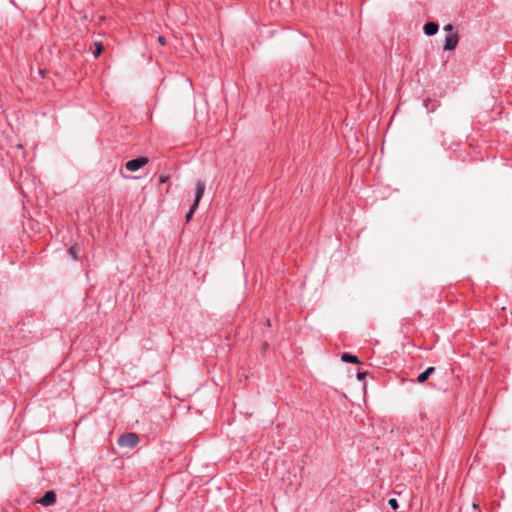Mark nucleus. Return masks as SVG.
Returning a JSON list of instances; mask_svg holds the SVG:
<instances>
[{"label": "nucleus", "instance_id": "obj_1", "mask_svg": "<svg viewBox=\"0 0 512 512\" xmlns=\"http://www.w3.org/2000/svg\"><path fill=\"white\" fill-rule=\"evenodd\" d=\"M139 442V437L135 433H124L118 438L120 447L134 448Z\"/></svg>", "mask_w": 512, "mask_h": 512}, {"label": "nucleus", "instance_id": "obj_2", "mask_svg": "<svg viewBox=\"0 0 512 512\" xmlns=\"http://www.w3.org/2000/svg\"><path fill=\"white\" fill-rule=\"evenodd\" d=\"M148 163V158L146 157H138L126 162L125 167L127 170L131 172L138 171L140 168L145 166Z\"/></svg>", "mask_w": 512, "mask_h": 512}, {"label": "nucleus", "instance_id": "obj_3", "mask_svg": "<svg viewBox=\"0 0 512 512\" xmlns=\"http://www.w3.org/2000/svg\"><path fill=\"white\" fill-rule=\"evenodd\" d=\"M205 182L202 180L196 181V189H195V198L194 203L192 205H196L198 207L200 200L202 199L205 192Z\"/></svg>", "mask_w": 512, "mask_h": 512}, {"label": "nucleus", "instance_id": "obj_4", "mask_svg": "<svg viewBox=\"0 0 512 512\" xmlns=\"http://www.w3.org/2000/svg\"><path fill=\"white\" fill-rule=\"evenodd\" d=\"M459 37L457 33H451L445 38L444 50H454L458 44Z\"/></svg>", "mask_w": 512, "mask_h": 512}, {"label": "nucleus", "instance_id": "obj_5", "mask_svg": "<svg viewBox=\"0 0 512 512\" xmlns=\"http://www.w3.org/2000/svg\"><path fill=\"white\" fill-rule=\"evenodd\" d=\"M38 502L43 506H51L56 502V493L52 490L47 491Z\"/></svg>", "mask_w": 512, "mask_h": 512}, {"label": "nucleus", "instance_id": "obj_6", "mask_svg": "<svg viewBox=\"0 0 512 512\" xmlns=\"http://www.w3.org/2000/svg\"><path fill=\"white\" fill-rule=\"evenodd\" d=\"M439 30V25L436 22H427L423 26V31L427 36L435 35Z\"/></svg>", "mask_w": 512, "mask_h": 512}, {"label": "nucleus", "instance_id": "obj_7", "mask_svg": "<svg viewBox=\"0 0 512 512\" xmlns=\"http://www.w3.org/2000/svg\"><path fill=\"white\" fill-rule=\"evenodd\" d=\"M434 370V367H428L425 371L418 375L417 381L419 383H424L429 378V376L434 372Z\"/></svg>", "mask_w": 512, "mask_h": 512}, {"label": "nucleus", "instance_id": "obj_8", "mask_svg": "<svg viewBox=\"0 0 512 512\" xmlns=\"http://www.w3.org/2000/svg\"><path fill=\"white\" fill-rule=\"evenodd\" d=\"M341 360L343 362L353 363V364H357L360 362L357 356L349 354V353H343L341 356Z\"/></svg>", "mask_w": 512, "mask_h": 512}, {"label": "nucleus", "instance_id": "obj_9", "mask_svg": "<svg viewBox=\"0 0 512 512\" xmlns=\"http://www.w3.org/2000/svg\"><path fill=\"white\" fill-rule=\"evenodd\" d=\"M94 46H95V49L94 51L92 52L93 53V56L95 58L99 57L101 55V53L103 52L104 50V46L101 42H95L94 43Z\"/></svg>", "mask_w": 512, "mask_h": 512}, {"label": "nucleus", "instance_id": "obj_10", "mask_svg": "<svg viewBox=\"0 0 512 512\" xmlns=\"http://www.w3.org/2000/svg\"><path fill=\"white\" fill-rule=\"evenodd\" d=\"M197 206L196 205H191L188 213L186 214L185 218H186V221L189 222L193 216V214L195 213V211L197 210Z\"/></svg>", "mask_w": 512, "mask_h": 512}, {"label": "nucleus", "instance_id": "obj_11", "mask_svg": "<svg viewBox=\"0 0 512 512\" xmlns=\"http://www.w3.org/2000/svg\"><path fill=\"white\" fill-rule=\"evenodd\" d=\"M69 253L74 260H78V248L76 245L70 247Z\"/></svg>", "mask_w": 512, "mask_h": 512}, {"label": "nucleus", "instance_id": "obj_12", "mask_svg": "<svg viewBox=\"0 0 512 512\" xmlns=\"http://www.w3.org/2000/svg\"><path fill=\"white\" fill-rule=\"evenodd\" d=\"M388 504L393 510H397L399 507L398 501L395 498H390Z\"/></svg>", "mask_w": 512, "mask_h": 512}, {"label": "nucleus", "instance_id": "obj_13", "mask_svg": "<svg viewBox=\"0 0 512 512\" xmlns=\"http://www.w3.org/2000/svg\"><path fill=\"white\" fill-rule=\"evenodd\" d=\"M444 31L448 33H454V26L452 24H447L444 26Z\"/></svg>", "mask_w": 512, "mask_h": 512}, {"label": "nucleus", "instance_id": "obj_14", "mask_svg": "<svg viewBox=\"0 0 512 512\" xmlns=\"http://www.w3.org/2000/svg\"><path fill=\"white\" fill-rule=\"evenodd\" d=\"M158 42L161 44V45H165L166 43V40H165V37L164 36H158Z\"/></svg>", "mask_w": 512, "mask_h": 512}]
</instances>
